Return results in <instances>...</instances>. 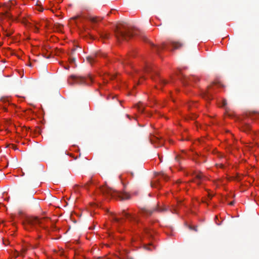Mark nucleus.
<instances>
[{
	"mask_svg": "<svg viewBox=\"0 0 259 259\" xmlns=\"http://www.w3.org/2000/svg\"><path fill=\"white\" fill-rule=\"evenodd\" d=\"M114 32L118 41L127 40L137 34L134 28L123 23L117 25Z\"/></svg>",
	"mask_w": 259,
	"mask_h": 259,
	"instance_id": "obj_1",
	"label": "nucleus"
},
{
	"mask_svg": "<svg viewBox=\"0 0 259 259\" xmlns=\"http://www.w3.org/2000/svg\"><path fill=\"white\" fill-rule=\"evenodd\" d=\"M141 37L144 41L149 42L151 45L153 49L157 53H159L160 51L164 49H168L170 46L172 48L171 49L172 51L175 49H178L183 46V44L180 42L170 41L168 42H163L161 46H157L149 40L146 36L142 35Z\"/></svg>",
	"mask_w": 259,
	"mask_h": 259,
	"instance_id": "obj_2",
	"label": "nucleus"
},
{
	"mask_svg": "<svg viewBox=\"0 0 259 259\" xmlns=\"http://www.w3.org/2000/svg\"><path fill=\"white\" fill-rule=\"evenodd\" d=\"M92 81L91 76L83 77L77 75H71L68 78V82L70 85L77 84H90Z\"/></svg>",
	"mask_w": 259,
	"mask_h": 259,
	"instance_id": "obj_3",
	"label": "nucleus"
},
{
	"mask_svg": "<svg viewBox=\"0 0 259 259\" xmlns=\"http://www.w3.org/2000/svg\"><path fill=\"white\" fill-rule=\"evenodd\" d=\"M101 191L104 194L111 195L112 197L117 196L121 200H125L129 199L130 196L127 194H123L119 191H117L112 188L106 186H103L101 188Z\"/></svg>",
	"mask_w": 259,
	"mask_h": 259,
	"instance_id": "obj_4",
	"label": "nucleus"
},
{
	"mask_svg": "<svg viewBox=\"0 0 259 259\" xmlns=\"http://www.w3.org/2000/svg\"><path fill=\"white\" fill-rule=\"evenodd\" d=\"M46 218H43L38 219L37 217H31L26 219V222L24 223L25 229H29V227H32L35 224H38L40 227H42V225L44 221L46 220Z\"/></svg>",
	"mask_w": 259,
	"mask_h": 259,
	"instance_id": "obj_5",
	"label": "nucleus"
},
{
	"mask_svg": "<svg viewBox=\"0 0 259 259\" xmlns=\"http://www.w3.org/2000/svg\"><path fill=\"white\" fill-rule=\"evenodd\" d=\"M167 210V208L165 207H161L159 206V204H157L152 209H143L141 210V214L145 217H148L151 215L153 212L155 211L157 212H163Z\"/></svg>",
	"mask_w": 259,
	"mask_h": 259,
	"instance_id": "obj_6",
	"label": "nucleus"
},
{
	"mask_svg": "<svg viewBox=\"0 0 259 259\" xmlns=\"http://www.w3.org/2000/svg\"><path fill=\"white\" fill-rule=\"evenodd\" d=\"M178 75L179 79H181L185 84H188L190 82L193 81L196 82L199 79L198 77L193 75L190 77H187L182 73H180Z\"/></svg>",
	"mask_w": 259,
	"mask_h": 259,
	"instance_id": "obj_7",
	"label": "nucleus"
},
{
	"mask_svg": "<svg viewBox=\"0 0 259 259\" xmlns=\"http://www.w3.org/2000/svg\"><path fill=\"white\" fill-rule=\"evenodd\" d=\"M106 54L103 53L99 52L94 55L88 56L87 57V60L90 63L92 64L93 62L96 61V58L98 56L105 57Z\"/></svg>",
	"mask_w": 259,
	"mask_h": 259,
	"instance_id": "obj_8",
	"label": "nucleus"
},
{
	"mask_svg": "<svg viewBox=\"0 0 259 259\" xmlns=\"http://www.w3.org/2000/svg\"><path fill=\"white\" fill-rule=\"evenodd\" d=\"M122 214L131 222H134L135 223L138 222V220L137 219L136 216L126 212L124 210L122 211Z\"/></svg>",
	"mask_w": 259,
	"mask_h": 259,
	"instance_id": "obj_9",
	"label": "nucleus"
},
{
	"mask_svg": "<svg viewBox=\"0 0 259 259\" xmlns=\"http://www.w3.org/2000/svg\"><path fill=\"white\" fill-rule=\"evenodd\" d=\"M151 186L153 188H159L161 186L158 179H153L150 182Z\"/></svg>",
	"mask_w": 259,
	"mask_h": 259,
	"instance_id": "obj_10",
	"label": "nucleus"
},
{
	"mask_svg": "<svg viewBox=\"0 0 259 259\" xmlns=\"http://www.w3.org/2000/svg\"><path fill=\"white\" fill-rule=\"evenodd\" d=\"M118 61L121 63L122 64H129L128 62V56H126L125 57H121V58L118 59Z\"/></svg>",
	"mask_w": 259,
	"mask_h": 259,
	"instance_id": "obj_11",
	"label": "nucleus"
},
{
	"mask_svg": "<svg viewBox=\"0 0 259 259\" xmlns=\"http://www.w3.org/2000/svg\"><path fill=\"white\" fill-rule=\"evenodd\" d=\"M77 48H74L71 50V51L70 53L69 57H76V56L78 55L79 54L77 53Z\"/></svg>",
	"mask_w": 259,
	"mask_h": 259,
	"instance_id": "obj_12",
	"label": "nucleus"
},
{
	"mask_svg": "<svg viewBox=\"0 0 259 259\" xmlns=\"http://www.w3.org/2000/svg\"><path fill=\"white\" fill-rule=\"evenodd\" d=\"M144 248L148 250L152 251L155 248V246L152 243H150L147 245H145Z\"/></svg>",
	"mask_w": 259,
	"mask_h": 259,
	"instance_id": "obj_13",
	"label": "nucleus"
},
{
	"mask_svg": "<svg viewBox=\"0 0 259 259\" xmlns=\"http://www.w3.org/2000/svg\"><path fill=\"white\" fill-rule=\"evenodd\" d=\"M101 20H102V19H100V18H98V17H91L89 18V20L91 22L94 23H96L98 22V21H101Z\"/></svg>",
	"mask_w": 259,
	"mask_h": 259,
	"instance_id": "obj_14",
	"label": "nucleus"
},
{
	"mask_svg": "<svg viewBox=\"0 0 259 259\" xmlns=\"http://www.w3.org/2000/svg\"><path fill=\"white\" fill-rule=\"evenodd\" d=\"M156 81H157V79H156ZM157 81L160 85H164L167 83V81L166 80L161 78L160 77H158Z\"/></svg>",
	"mask_w": 259,
	"mask_h": 259,
	"instance_id": "obj_15",
	"label": "nucleus"
},
{
	"mask_svg": "<svg viewBox=\"0 0 259 259\" xmlns=\"http://www.w3.org/2000/svg\"><path fill=\"white\" fill-rule=\"evenodd\" d=\"M152 71L153 68L149 65H147L144 69V71L147 73H149Z\"/></svg>",
	"mask_w": 259,
	"mask_h": 259,
	"instance_id": "obj_16",
	"label": "nucleus"
},
{
	"mask_svg": "<svg viewBox=\"0 0 259 259\" xmlns=\"http://www.w3.org/2000/svg\"><path fill=\"white\" fill-rule=\"evenodd\" d=\"M154 176L155 177L161 176V177H167V178H169V177L168 176H167L166 175V174L163 172H155Z\"/></svg>",
	"mask_w": 259,
	"mask_h": 259,
	"instance_id": "obj_17",
	"label": "nucleus"
},
{
	"mask_svg": "<svg viewBox=\"0 0 259 259\" xmlns=\"http://www.w3.org/2000/svg\"><path fill=\"white\" fill-rule=\"evenodd\" d=\"M137 108L139 110V111L141 112H143L144 110V107H143V105L142 103H139L136 105Z\"/></svg>",
	"mask_w": 259,
	"mask_h": 259,
	"instance_id": "obj_18",
	"label": "nucleus"
},
{
	"mask_svg": "<svg viewBox=\"0 0 259 259\" xmlns=\"http://www.w3.org/2000/svg\"><path fill=\"white\" fill-rule=\"evenodd\" d=\"M3 6L5 7V8L7 9V10H10V7L11 6L9 5H8V4H4ZM6 15L8 17H10V16L9 15V14L8 12V11H6Z\"/></svg>",
	"mask_w": 259,
	"mask_h": 259,
	"instance_id": "obj_19",
	"label": "nucleus"
},
{
	"mask_svg": "<svg viewBox=\"0 0 259 259\" xmlns=\"http://www.w3.org/2000/svg\"><path fill=\"white\" fill-rule=\"evenodd\" d=\"M250 126L248 125H245L244 126H243L242 127V131L245 132H247L249 131L250 130Z\"/></svg>",
	"mask_w": 259,
	"mask_h": 259,
	"instance_id": "obj_20",
	"label": "nucleus"
},
{
	"mask_svg": "<svg viewBox=\"0 0 259 259\" xmlns=\"http://www.w3.org/2000/svg\"><path fill=\"white\" fill-rule=\"evenodd\" d=\"M112 219L113 221H114L115 223H116L117 224L120 223V220L114 216L112 217Z\"/></svg>",
	"mask_w": 259,
	"mask_h": 259,
	"instance_id": "obj_21",
	"label": "nucleus"
},
{
	"mask_svg": "<svg viewBox=\"0 0 259 259\" xmlns=\"http://www.w3.org/2000/svg\"><path fill=\"white\" fill-rule=\"evenodd\" d=\"M189 228L193 231H194L195 232L197 231V226H192L190 225L189 226Z\"/></svg>",
	"mask_w": 259,
	"mask_h": 259,
	"instance_id": "obj_22",
	"label": "nucleus"
},
{
	"mask_svg": "<svg viewBox=\"0 0 259 259\" xmlns=\"http://www.w3.org/2000/svg\"><path fill=\"white\" fill-rule=\"evenodd\" d=\"M76 57H69V60L70 63H74L75 62Z\"/></svg>",
	"mask_w": 259,
	"mask_h": 259,
	"instance_id": "obj_23",
	"label": "nucleus"
},
{
	"mask_svg": "<svg viewBox=\"0 0 259 259\" xmlns=\"http://www.w3.org/2000/svg\"><path fill=\"white\" fill-rule=\"evenodd\" d=\"M101 36L104 38H108L109 37V34L107 33H102Z\"/></svg>",
	"mask_w": 259,
	"mask_h": 259,
	"instance_id": "obj_24",
	"label": "nucleus"
},
{
	"mask_svg": "<svg viewBox=\"0 0 259 259\" xmlns=\"http://www.w3.org/2000/svg\"><path fill=\"white\" fill-rule=\"evenodd\" d=\"M56 27V29L60 30L62 28V27H63V26L62 25H60V24H56L55 25Z\"/></svg>",
	"mask_w": 259,
	"mask_h": 259,
	"instance_id": "obj_25",
	"label": "nucleus"
},
{
	"mask_svg": "<svg viewBox=\"0 0 259 259\" xmlns=\"http://www.w3.org/2000/svg\"><path fill=\"white\" fill-rule=\"evenodd\" d=\"M203 176H202V174L201 173V174H196L195 178H197V179H199V178H202Z\"/></svg>",
	"mask_w": 259,
	"mask_h": 259,
	"instance_id": "obj_26",
	"label": "nucleus"
},
{
	"mask_svg": "<svg viewBox=\"0 0 259 259\" xmlns=\"http://www.w3.org/2000/svg\"><path fill=\"white\" fill-rule=\"evenodd\" d=\"M227 105V100L225 99H224L222 102V107H225Z\"/></svg>",
	"mask_w": 259,
	"mask_h": 259,
	"instance_id": "obj_27",
	"label": "nucleus"
},
{
	"mask_svg": "<svg viewBox=\"0 0 259 259\" xmlns=\"http://www.w3.org/2000/svg\"><path fill=\"white\" fill-rule=\"evenodd\" d=\"M217 219H218V217L217 215H215V224L217 225H220V223L219 222H218L217 221Z\"/></svg>",
	"mask_w": 259,
	"mask_h": 259,
	"instance_id": "obj_28",
	"label": "nucleus"
},
{
	"mask_svg": "<svg viewBox=\"0 0 259 259\" xmlns=\"http://www.w3.org/2000/svg\"><path fill=\"white\" fill-rule=\"evenodd\" d=\"M203 98H205L206 99H207V98H208V94H205V95H204Z\"/></svg>",
	"mask_w": 259,
	"mask_h": 259,
	"instance_id": "obj_29",
	"label": "nucleus"
},
{
	"mask_svg": "<svg viewBox=\"0 0 259 259\" xmlns=\"http://www.w3.org/2000/svg\"><path fill=\"white\" fill-rule=\"evenodd\" d=\"M44 57L46 58H50V55L47 56L46 55L44 54Z\"/></svg>",
	"mask_w": 259,
	"mask_h": 259,
	"instance_id": "obj_30",
	"label": "nucleus"
},
{
	"mask_svg": "<svg viewBox=\"0 0 259 259\" xmlns=\"http://www.w3.org/2000/svg\"><path fill=\"white\" fill-rule=\"evenodd\" d=\"M22 251V252L23 253H24V252H25L26 251V248H23Z\"/></svg>",
	"mask_w": 259,
	"mask_h": 259,
	"instance_id": "obj_31",
	"label": "nucleus"
},
{
	"mask_svg": "<svg viewBox=\"0 0 259 259\" xmlns=\"http://www.w3.org/2000/svg\"><path fill=\"white\" fill-rule=\"evenodd\" d=\"M234 203V201H232L231 202H230L229 204L231 205H233Z\"/></svg>",
	"mask_w": 259,
	"mask_h": 259,
	"instance_id": "obj_32",
	"label": "nucleus"
},
{
	"mask_svg": "<svg viewBox=\"0 0 259 259\" xmlns=\"http://www.w3.org/2000/svg\"><path fill=\"white\" fill-rule=\"evenodd\" d=\"M145 232H146V233L147 234H148L150 233L149 231L148 230H146L145 231Z\"/></svg>",
	"mask_w": 259,
	"mask_h": 259,
	"instance_id": "obj_33",
	"label": "nucleus"
},
{
	"mask_svg": "<svg viewBox=\"0 0 259 259\" xmlns=\"http://www.w3.org/2000/svg\"><path fill=\"white\" fill-rule=\"evenodd\" d=\"M176 183H181V182H180L179 180H177L176 181Z\"/></svg>",
	"mask_w": 259,
	"mask_h": 259,
	"instance_id": "obj_34",
	"label": "nucleus"
},
{
	"mask_svg": "<svg viewBox=\"0 0 259 259\" xmlns=\"http://www.w3.org/2000/svg\"><path fill=\"white\" fill-rule=\"evenodd\" d=\"M127 259H134V258L132 257H131L130 256H127Z\"/></svg>",
	"mask_w": 259,
	"mask_h": 259,
	"instance_id": "obj_35",
	"label": "nucleus"
},
{
	"mask_svg": "<svg viewBox=\"0 0 259 259\" xmlns=\"http://www.w3.org/2000/svg\"><path fill=\"white\" fill-rule=\"evenodd\" d=\"M58 182L57 180H56L55 182H54V183L55 184H58Z\"/></svg>",
	"mask_w": 259,
	"mask_h": 259,
	"instance_id": "obj_36",
	"label": "nucleus"
},
{
	"mask_svg": "<svg viewBox=\"0 0 259 259\" xmlns=\"http://www.w3.org/2000/svg\"><path fill=\"white\" fill-rule=\"evenodd\" d=\"M154 139H151V142H154Z\"/></svg>",
	"mask_w": 259,
	"mask_h": 259,
	"instance_id": "obj_37",
	"label": "nucleus"
},
{
	"mask_svg": "<svg viewBox=\"0 0 259 259\" xmlns=\"http://www.w3.org/2000/svg\"><path fill=\"white\" fill-rule=\"evenodd\" d=\"M66 69H69V66L65 67Z\"/></svg>",
	"mask_w": 259,
	"mask_h": 259,
	"instance_id": "obj_38",
	"label": "nucleus"
},
{
	"mask_svg": "<svg viewBox=\"0 0 259 259\" xmlns=\"http://www.w3.org/2000/svg\"><path fill=\"white\" fill-rule=\"evenodd\" d=\"M172 213H176V210L175 209L174 211H172Z\"/></svg>",
	"mask_w": 259,
	"mask_h": 259,
	"instance_id": "obj_39",
	"label": "nucleus"
},
{
	"mask_svg": "<svg viewBox=\"0 0 259 259\" xmlns=\"http://www.w3.org/2000/svg\"><path fill=\"white\" fill-rule=\"evenodd\" d=\"M191 106V105L189 104V105H188V107H189V108H190Z\"/></svg>",
	"mask_w": 259,
	"mask_h": 259,
	"instance_id": "obj_40",
	"label": "nucleus"
},
{
	"mask_svg": "<svg viewBox=\"0 0 259 259\" xmlns=\"http://www.w3.org/2000/svg\"><path fill=\"white\" fill-rule=\"evenodd\" d=\"M10 3H11V5H14V4H13V3L11 2V1H10Z\"/></svg>",
	"mask_w": 259,
	"mask_h": 259,
	"instance_id": "obj_41",
	"label": "nucleus"
},
{
	"mask_svg": "<svg viewBox=\"0 0 259 259\" xmlns=\"http://www.w3.org/2000/svg\"><path fill=\"white\" fill-rule=\"evenodd\" d=\"M39 11H43V9L42 8L41 10H39Z\"/></svg>",
	"mask_w": 259,
	"mask_h": 259,
	"instance_id": "obj_42",
	"label": "nucleus"
},
{
	"mask_svg": "<svg viewBox=\"0 0 259 259\" xmlns=\"http://www.w3.org/2000/svg\"><path fill=\"white\" fill-rule=\"evenodd\" d=\"M178 156H177V157H176V160H177V159H178Z\"/></svg>",
	"mask_w": 259,
	"mask_h": 259,
	"instance_id": "obj_43",
	"label": "nucleus"
},
{
	"mask_svg": "<svg viewBox=\"0 0 259 259\" xmlns=\"http://www.w3.org/2000/svg\"><path fill=\"white\" fill-rule=\"evenodd\" d=\"M7 36H10V34H7Z\"/></svg>",
	"mask_w": 259,
	"mask_h": 259,
	"instance_id": "obj_44",
	"label": "nucleus"
},
{
	"mask_svg": "<svg viewBox=\"0 0 259 259\" xmlns=\"http://www.w3.org/2000/svg\"><path fill=\"white\" fill-rule=\"evenodd\" d=\"M202 142H205V141L203 140H202Z\"/></svg>",
	"mask_w": 259,
	"mask_h": 259,
	"instance_id": "obj_45",
	"label": "nucleus"
},
{
	"mask_svg": "<svg viewBox=\"0 0 259 259\" xmlns=\"http://www.w3.org/2000/svg\"><path fill=\"white\" fill-rule=\"evenodd\" d=\"M211 197L213 196V194L212 193H211Z\"/></svg>",
	"mask_w": 259,
	"mask_h": 259,
	"instance_id": "obj_46",
	"label": "nucleus"
},
{
	"mask_svg": "<svg viewBox=\"0 0 259 259\" xmlns=\"http://www.w3.org/2000/svg\"><path fill=\"white\" fill-rule=\"evenodd\" d=\"M19 213H22V212L21 211H19Z\"/></svg>",
	"mask_w": 259,
	"mask_h": 259,
	"instance_id": "obj_47",
	"label": "nucleus"
}]
</instances>
